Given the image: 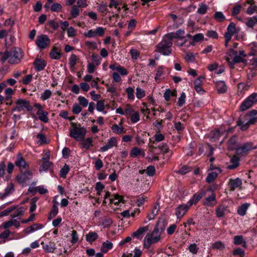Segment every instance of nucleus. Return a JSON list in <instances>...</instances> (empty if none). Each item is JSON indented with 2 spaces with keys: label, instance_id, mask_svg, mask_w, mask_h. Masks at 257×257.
Listing matches in <instances>:
<instances>
[{
  "label": "nucleus",
  "instance_id": "nucleus-16",
  "mask_svg": "<svg viewBox=\"0 0 257 257\" xmlns=\"http://www.w3.org/2000/svg\"><path fill=\"white\" fill-rule=\"evenodd\" d=\"M216 87L217 92L219 93H224L226 92L227 89V86L223 81H219L217 82L216 83Z\"/></svg>",
  "mask_w": 257,
  "mask_h": 257
},
{
  "label": "nucleus",
  "instance_id": "nucleus-39",
  "mask_svg": "<svg viewBox=\"0 0 257 257\" xmlns=\"http://www.w3.org/2000/svg\"><path fill=\"white\" fill-rule=\"evenodd\" d=\"M227 31V33L234 35L236 33L235 24L233 23H231L228 26Z\"/></svg>",
  "mask_w": 257,
  "mask_h": 257
},
{
  "label": "nucleus",
  "instance_id": "nucleus-17",
  "mask_svg": "<svg viewBox=\"0 0 257 257\" xmlns=\"http://www.w3.org/2000/svg\"><path fill=\"white\" fill-rule=\"evenodd\" d=\"M116 145V140L115 138H111L109 140L107 144L101 148L100 150L102 152H105L109 149L112 148L113 146H115Z\"/></svg>",
  "mask_w": 257,
  "mask_h": 257
},
{
  "label": "nucleus",
  "instance_id": "nucleus-25",
  "mask_svg": "<svg viewBox=\"0 0 257 257\" xmlns=\"http://www.w3.org/2000/svg\"><path fill=\"white\" fill-rule=\"evenodd\" d=\"M37 114L39 115V118L41 121L44 122H47L48 121V117H47L48 112L43 111L41 109H39L37 112Z\"/></svg>",
  "mask_w": 257,
  "mask_h": 257
},
{
  "label": "nucleus",
  "instance_id": "nucleus-40",
  "mask_svg": "<svg viewBox=\"0 0 257 257\" xmlns=\"http://www.w3.org/2000/svg\"><path fill=\"white\" fill-rule=\"evenodd\" d=\"M234 255H238L239 257H243L244 256V251L240 248H237L232 251Z\"/></svg>",
  "mask_w": 257,
  "mask_h": 257
},
{
  "label": "nucleus",
  "instance_id": "nucleus-45",
  "mask_svg": "<svg viewBox=\"0 0 257 257\" xmlns=\"http://www.w3.org/2000/svg\"><path fill=\"white\" fill-rule=\"evenodd\" d=\"M62 6L58 3H54L51 7V10L53 12H58L61 10Z\"/></svg>",
  "mask_w": 257,
  "mask_h": 257
},
{
  "label": "nucleus",
  "instance_id": "nucleus-14",
  "mask_svg": "<svg viewBox=\"0 0 257 257\" xmlns=\"http://www.w3.org/2000/svg\"><path fill=\"white\" fill-rule=\"evenodd\" d=\"M229 184L230 185V190L233 191L235 188L241 187L242 181L241 179L237 178L235 179H230Z\"/></svg>",
  "mask_w": 257,
  "mask_h": 257
},
{
  "label": "nucleus",
  "instance_id": "nucleus-44",
  "mask_svg": "<svg viewBox=\"0 0 257 257\" xmlns=\"http://www.w3.org/2000/svg\"><path fill=\"white\" fill-rule=\"evenodd\" d=\"M131 119L132 122L135 123L138 121L140 119L139 113L138 112L134 111L131 115Z\"/></svg>",
  "mask_w": 257,
  "mask_h": 257
},
{
  "label": "nucleus",
  "instance_id": "nucleus-5",
  "mask_svg": "<svg viewBox=\"0 0 257 257\" xmlns=\"http://www.w3.org/2000/svg\"><path fill=\"white\" fill-rule=\"evenodd\" d=\"M17 106L14 108L12 110H17L20 111L25 110V109L28 111H32L33 107L30 105L29 101L26 99H19L16 102Z\"/></svg>",
  "mask_w": 257,
  "mask_h": 257
},
{
  "label": "nucleus",
  "instance_id": "nucleus-58",
  "mask_svg": "<svg viewBox=\"0 0 257 257\" xmlns=\"http://www.w3.org/2000/svg\"><path fill=\"white\" fill-rule=\"evenodd\" d=\"M215 200V195L214 193H212L211 195L205 198L204 204L208 205L210 202L214 201Z\"/></svg>",
  "mask_w": 257,
  "mask_h": 257
},
{
  "label": "nucleus",
  "instance_id": "nucleus-12",
  "mask_svg": "<svg viewBox=\"0 0 257 257\" xmlns=\"http://www.w3.org/2000/svg\"><path fill=\"white\" fill-rule=\"evenodd\" d=\"M256 122V118L253 117L250 118L246 123L243 124L242 121L241 119H239L237 121V124L238 126H240V128L242 131L246 130L250 124H252L255 123Z\"/></svg>",
  "mask_w": 257,
  "mask_h": 257
},
{
  "label": "nucleus",
  "instance_id": "nucleus-59",
  "mask_svg": "<svg viewBox=\"0 0 257 257\" xmlns=\"http://www.w3.org/2000/svg\"><path fill=\"white\" fill-rule=\"evenodd\" d=\"M16 206H13L10 208L6 209L2 212V214L0 215V216L7 215L9 213L12 212L13 210L16 209Z\"/></svg>",
  "mask_w": 257,
  "mask_h": 257
},
{
  "label": "nucleus",
  "instance_id": "nucleus-20",
  "mask_svg": "<svg viewBox=\"0 0 257 257\" xmlns=\"http://www.w3.org/2000/svg\"><path fill=\"white\" fill-rule=\"evenodd\" d=\"M41 244L43 245L44 249L47 252H53L56 248L55 244L54 242H50L48 244H44V242H42Z\"/></svg>",
  "mask_w": 257,
  "mask_h": 257
},
{
  "label": "nucleus",
  "instance_id": "nucleus-46",
  "mask_svg": "<svg viewBox=\"0 0 257 257\" xmlns=\"http://www.w3.org/2000/svg\"><path fill=\"white\" fill-rule=\"evenodd\" d=\"M241 9V6L240 5H235L232 9V15L233 16L237 15L240 13Z\"/></svg>",
  "mask_w": 257,
  "mask_h": 257
},
{
  "label": "nucleus",
  "instance_id": "nucleus-7",
  "mask_svg": "<svg viewBox=\"0 0 257 257\" xmlns=\"http://www.w3.org/2000/svg\"><path fill=\"white\" fill-rule=\"evenodd\" d=\"M255 148L256 147H253L252 143L248 142L244 144L241 147L237 148L235 152L238 155H245L249 151Z\"/></svg>",
  "mask_w": 257,
  "mask_h": 257
},
{
  "label": "nucleus",
  "instance_id": "nucleus-48",
  "mask_svg": "<svg viewBox=\"0 0 257 257\" xmlns=\"http://www.w3.org/2000/svg\"><path fill=\"white\" fill-rule=\"evenodd\" d=\"M225 208L224 207L220 206L216 210V215L218 217L223 216Z\"/></svg>",
  "mask_w": 257,
  "mask_h": 257
},
{
  "label": "nucleus",
  "instance_id": "nucleus-18",
  "mask_svg": "<svg viewBox=\"0 0 257 257\" xmlns=\"http://www.w3.org/2000/svg\"><path fill=\"white\" fill-rule=\"evenodd\" d=\"M50 56L52 59H59L61 56L60 50L57 47H54L52 49Z\"/></svg>",
  "mask_w": 257,
  "mask_h": 257
},
{
  "label": "nucleus",
  "instance_id": "nucleus-24",
  "mask_svg": "<svg viewBox=\"0 0 257 257\" xmlns=\"http://www.w3.org/2000/svg\"><path fill=\"white\" fill-rule=\"evenodd\" d=\"M204 79V77H199L194 81L195 89L197 92H199L201 91H203V88L201 85L202 84V81Z\"/></svg>",
  "mask_w": 257,
  "mask_h": 257
},
{
  "label": "nucleus",
  "instance_id": "nucleus-41",
  "mask_svg": "<svg viewBox=\"0 0 257 257\" xmlns=\"http://www.w3.org/2000/svg\"><path fill=\"white\" fill-rule=\"evenodd\" d=\"M38 197H34L31 200V206L30 208V212H33L34 211V210L36 209V202L38 201Z\"/></svg>",
  "mask_w": 257,
  "mask_h": 257
},
{
  "label": "nucleus",
  "instance_id": "nucleus-27",
  "mask_svg": "<svg viewBox=\"0 0 257 257\" xmlns=\"http://www.w3.org/2000/svg\"><path fill=\"white\" fill-rule=\"evenodd\" d=\"M43 225L41 224H34L31 226H30L28 227H27L24 231L26 233H29L31 232H33L35 230H36L39 228H41L42 227Z\"/></svg>",
  "mask_w": 257,
  "mask_h": 257
},
{
  "label": "nucleus",
  "instance_id": "nucleus-53",
  "mask_svg": "<svg viewBox=\"0 0 257 257\" xmlns=\"http://www.w3.org/2000/svg\"><path fill=\"white\" fill-rule=\"evenodd\" d=\"M78 100L80 104L84 107L87 106L88 104V100L84 97L79 96L78 98Z\"/></svg>",
  "mask_w": 257,
  "mask_h": 257
},
{
  "label": "nucleus",
  "instance_id": "nucleus-38",
  "mask_svg": "<svg viewBox=\"0 0 257 257\" xmlns=\"http://www.w3.org/2000/svg\"><path fill=\"white\" fill-rule=\"evenodd\" d=\"M214 18L219 22H222L225 20V17L223 14L219 12H217L215 13Z\"/></svg>",
  "mask_w": 257,
  "mask_h": 257
},
{
  "label": "nucleus",
  "instance_id": "nucleus-42",
  "mask_svg": "<svg viewBox=\"0 0 257 257\" xmlns=\"http://www.w3.org/2000/svg\"><path fill=\"white\" fill-rule=\"evenodd\" d=\"M155 168L154 166H149L146 170V172L149 176H153L155 174Z\"/></svg>",
  "mask_w": 257,
  "mask_h": 257
},
{
  "label": "nucleus",
  "instance_id": "nucleus-10",
  "mask_svg": "<svg viewBox=\"0 0 257 257\" xmlns=\"http://www.w3.org/2000/svg\"><path fill=\"white\" fill-rule=\"evenodd\" d=\"M43 162L40 168V172L47 170L52 165V163L49 161V155L46 154L45 156L42 158Z\"/></svg>",
  "mask_w": 257,
  "mask_h": 257
},
{
  "label": "nucleus",
  "instance_id": "nucleus-11",
  "mask_svg": "<svg viewBox=\"0 0 257 257\" xmlns=\"http://www.w3.org/2000/svg\"><path fill=\"white\" fill-rule=\"evenodd\" d=\"M226 60L227 61V62L228 63V65L231 68H234V63H238L240 62H242L243 63H246V60L243 59L240 56H239L238 54L235 55L232 61H231L230 58L228 57H227L226 58Z\"/></svg>",
  "mask_w": 257,
  "mask_h": 257
},
{
  "label": "nucleus",
  "instance_id": "nucleus-61",
  "mask_svg": "<svg viewBox=\"0 0 257 257\" xmlns=\"http://www.w3.org/2000/svg\"><path fill=\"white\" fill-rule=\"evenodd\" d=\"M185 31L183 30H179L175 33V38L182 39L184 38Z\"/></svg>",
  "mask_w": 257,
  "mask_h": 257
},
{
  "label": "nucleus",
  "instance_id": "nucleus-1",
  "mask_svg": "<svg viewBox=\"0 0 257 257\" xmlns=\"http://www.w3.org/2000/svg\"><path fill=\"white\" fill-rule=\"evenodd\" d=\"M23 53L21 49L17 48H14L11 51H6L1 58V61L4 63L9 59V63L11 64L19 63L23 58Z\"/></svg>",
  "mask_w": 257,
  "mask_h": 257
},
{
  "label": "nucleus",
  "instance_id": "nucleus-35",
  "mask_svg": "<svg viewBox=\"0 0 257 257\" xmlns=\"http://www.w3.org/2000/svg\"><path fill=\"white\" fill-rule=\"evenodd\" d=\"M69 171V166L65 164L63 167L60 170V176L63 178H65L66 177L67 174L68 173Z\"/></svg>",
  "mask_w": 257,
  "mask_h": 257
},
{
  "label": "nucleus",
  "instance_id": "nucleus-54",
  "mask_svg": "<svg viewBox=\"0 0 257 257\" xmlns=\"http://www.w3.org/2000/svg\"><path fill=\"white\" fill-rule=\"evenodd\" d=\"M136 96L138 98L141 99L145 96V92L144 90L138 87L136 89Z\"/></svg>",
  "mask_w": 257,
  "mask_h": 257
},
{
  "label": "nucleus",
  "instance_id": "nucleus-19",
  "mask_svg": "<svg viewBox=\"0 0 257 257\" xmlns=\"http://www.w3.org/2000/svg\"><path fill=\"white\" fill-rule=\"evenodd\" d=\"M234 243L235 245H241L244 248L247 247L246 241L242 235H236L234 237Z\"/></svg>",
  "mask_w": 257,
  "mask_h": 257
},
{
  "label": "nucleus",
  "instance_id": "nucleus-60",
  "mask_svg": "<svg viewBox=\"0 0 257 257\" xmlns=\"http://www.w3.org/2000/svg\"><path fill=\"white\" fill-rule=\"evenodd\" d=\"M82 110L81 107L77 103H75L72 108V111L74 114H78Z\"/></svg>",
  "mask_w": 257,
  "mask_h": 257
},
{
  "label": "nucleus",
  "instance_id": "nucleus-51",
  "mask_svg": "<svg viewBox=\"0 0 257 257\" xmlns=\"http://www.w3.org/2000/svg\"><path fill=\"white\" fill-rule=\"evenodd\" d=\"M186 95L184 92H182L180 97L178 99V105L179 106H182L185 102Z\"/></svg>",
  "mask_w": 257,
  "mask_h": 257
},
{
  "label": "nucleus",
  "instance_id": "nucleus-22",
  "mask_svg": "<svg viewBox=\"0 0 257 257\" xmlns=\"http://www.w3.org/2000/svg\"><path fill=\"white\" fill-rule=\"evenodd\" d=\"M239 159L236 156H233L230 160L231 165H229L227 166V168L229 169H234L236 168L239 164Z\"/></svg>",
  "mask_w": 257,
  "mask_h": 257
},
{
  "label": "nucleus",
  "instance_id": "nucleus-21",
  "mask_svg": "<svg viewBox=\"0 0 257 257\" xmlns=\"http://www.w3.org/2000/svg\"><path fill=\"white\" fill-rule=\"evenodd\" d=\"M149 230V227L148 226L142 227L139 228L136 231L133 232L132 234L133 237H136L139 239H141L142 237L141 235L143 234L145 231Z\"/></svg>",
  "mask_w": 257,
  "mask_h": 257
},
{
  "label": "nucleus",
  "instance_id": "nucleus-9",
  "mask_svg": "<svg viewBox=\"0 0 257 257\" xmlns=\"http://www.w3.org/2000/svg\"><path fill=\"white\" fill-rule=\"evenodd\" d=\"M15 164L16 166L19 168L20 171H23V170L29 169V165L27 164L21 153H19L17 155V160L15 162Z\"/></svg>",
  "mask_w": 257,
  "mask_h": 257
},
{
  "label": "nucleus",
  "instance_id": "nucleus-23",
  "mask_svg": "<svg viewBox=\"0 0 257 257\" xmlns=\"http://www.w3.org/2000/svg\"><path fill=\"white\" fill-rule=\"evenodd\" d=\"M119 202L124 203L125 200L123 199V196L117 194L114 195V198H111L110 199V203H114V204L117 205L118 204Z\"/></svg>",
  "mask_w": 257,
  "mask_h": 257
},
{
  "label": "nucleus",
  "instance_id": "nucleus-32",
  "mask_svg": "<svg viewBox=\"0 0 257 257\" xmlns=\"http://www.w3.org/2000/svg\"><path fill=\"white\" fill-rule=\"evenodd\" d=\"M57 202L55 201L53 206V208L50 212L49 219H51L52 218L54 217L58 212V208L57 206Z\"/></svg>",
  "mask_w": 257,
  "mask_h": 257
},
{
  "label": "nucleus",
  "instance_id": "nucleus-62",
  "mask_svg": "<svg viewBox=\"0 0 257 257\" xmlns=\"http://www.w3.org/2000/svg\"><path fill=\"white\" fill-rule=\"evenodd\" d=\"M246 13L249 15H251L254 13H257V6H250L248 8L246 11Z\"/></svg>",
  "mask_w": 257,
  "mask_h": 257
},
{
  "label": "nucleus",
  "instance_id": "nucleus-52",
  "mask_svg": "<svg viewBox=\"0 0 257 257\" xmlns=\"http://www.w3.org/2000/svg\"><path fill=\"white\" fill-rule=\"evenodd\" d=\"M24 213V210H23L22 207L19 208L16 212L11 215L12 218H15L20 216L23 215Z\"/></svg>",
  "mask_w": 257,
  "mask_h": 257
},
{
  "label": "nucleus",
  "instance_id": "nucleus-29",
  "mask_svg": "<svg viewBox=\"0 0 257 257\" xmlns=\"http://www.w3.org/2000/svg\"><path fill=\"white\" fill-rule=\"evenodd\" d=\"M237 142V138L235 136L231 137L228 141V150H236V143Z\"/></svg>",
  "mask_w": 257,
  "mask_h": 257
},
{
  "label": "nucleus",
  "instance_id": "nucleus-8",
  "mask_svg": "<svg viewBox=\"0 0 257 257\" xmlns=\"http://www.w3.org/2000/svg\"><path fill=\"white\" fill-rule=\"evenodd\" d=\"M36 43L39 48L44 49L50 44V39L47 35H41L37 37Z\"/></svg>",
  "mask_w": 257,
  "mask_h": 257
},
{
  "label": "nucleus",
  "instance_id": "nucleus-37",
  "mask_svg": "<svg viewBox=\"0 0 257 257\" xmlns=\"http://www.w3.org/2000/svg\"><path fill=\"white\" fill-rule=\"evenodd\" d=\"M217 176V173L213 172H211L208 174V176L206 178V182L209 183L212 182L215 179Z\"/></svg>",
  "mask_w": 257,
  "mask_h": 257
},
{
  "label": "nucleus",
  "instance_id": "nucleus-26",
  "mask_svg": "<svg viewBox=\"0 0 257 257\" xmlns=\"http://www.w3.org/2000/svg\"><path fill=\"white\" fill-rule=\"evenodd\" d=\"M252 105V104L247 97V98L245 99L243 101V102L241 103V105L240 106L239 109L240 111H243L249 108Z\"/></svg>",
  "mask_w": 257,
  "mask_h": 257
},
{
  "label": "nucleus",
  "instance_id": "nucleus-63",
  "mask_svg": "<svg viewBox=\"0 0 257 257\" xmlns=\"http://www.w3.org/2000/svg\"><path fill=\"white\" fill-rule=\"evenodd\" d=\"M130 53L131 54L132 58L134 59H137L140 55V52L136 49H131Z\"/></svg>",
  "mask_w": 257,
  "mask_h": 257
},
{
  "label": "nucleus",
  "instance_id": "nucleus-57",
  "mask_svg": "<svg viewBox=\"0 0 257 257\" xmlns=\"http://www.w3.org/2000/svg\"><path fill=\"white\" fill-rule=\"evenodd\" d=\"M252 105L257 102V93H253L247 97Z\"/></svg>",
  "mask_w": 257,
  "mask_h": 257
},
{
  "label": "nucleus",
  "instance_id": "nucleus-64",
  "mask_svg": "<svg viewBox=\"0 0 257 257\" xmlns=\"http://www.w3.org/2000/svg\"><path fill=\"white\" fill-rule=\"evenodd\" d=\"M189 250L193 254H196L198 251V248L197 247L196 244L193 243L190 245L189 246Z\"/></svg>",
  "mask_w": 257,
  "mask_h": 257
},
{
  "label": "nucleus",
  "instance_id": "nucleus-34",
  "mask_svg": "<svg viewBox=\"0 0 257 257\" xmlns=\"http://www.w3.org/2000/svg\"><path fill=\"white\" fill-rule=\"evenodd\" d=\"M111 129L113 133L116 134H120L124 133L123 128L122 127H119V126L116 124L112 126Z\"/></svg>",
  "mask_w": 257,
  "mask_h": 257
},
{
  "label": "nucleus",
  "instance_id": "nucleus-15",
  "mask_svg": "<svg viewBox=\"0 0 257 257\" xmlns=\"http://www.w3.org/2000/svg\"><path fill=\"white\" fill-rule=\"evenodd\" d=\"M33 64L37 71H41L43 70L46 66V63L44 60L43 59H39L38 58H37L35 59Z\"/></svg>",
  "mask_w": 257,
  "mask_h": 257
},
{
  "label": "nucleus",
  "instance_id": "nucleus-55",
  "mask_svg": "<svg viewBox=\"0 0 257 257\" xmlns=\"http://www.w3.org/2000/svg\"><path fill=\"white\" fill-rule=\"evenodd\" d=\"M77 60V57L74 54H72L69 60V64L71 67H73L76 64V61Z\"/></svg>",
  "mask_w": 257,
  "mask_h": 257
},
{
  "label": "nucleus",
  "instance_id": "nucleus-31",
  "mask_svg": "<svg viewBox=\"0 0 257 257\" xmlns=\"http://www.w3.org/2000/svg\"><path fill=\"white\" fill-rule=\"evenodd\" d=\"M249 206V204L245 203L239 206L237 210V213L240 215H244L245 214L246 211Z\"/></svg>",
  "mask_w": 257,
  "mask_h": 257
},
{
  "label": "nucleus",
  "instance_id": "nucleus-4",
  "mask_svg": "<svg viewBox=\"0 0 257 257\" xmlns=\"http://www.w3.org/2000/svg\"><path fill=\"white\" fill-rule=\"evenodd\" d=\"M172 42L167 41L166 39H163L157 46L156 51L163 54L164 55H168L171 53V47Z\"/></svg>",
  "mask_w": 257,
  "mask_h": 257
},
{
  "label": "nucleus",
  "instance_id": "nucleus-3",
  "mask_svg": "<svg viewBox=\"0 0 257 257\" xmlns=\"http://www.w3.org/2000/svg\"><path fill=\"white\" fill-rule=\"evenodd\" d=\"M73 129L70 130V136L77 141H82L85 136L86 130L84 127H78L75 123L71 122Z\"/></svg>",
  "mask_w": 257,
  "mask_h": 257
},
{
  "label": "nucleus",
  "instance_id": "nucleus-36",
  "mask_svg": "<svg viewBox=\"0 0 257 257\" xmlns=\"http://www.w3.org/2000/svg\"><path fill=\"white\" fill-rule=\"evenodd\" d=\"M79 9L77 6H73L71 11V15L72 18H76L79 15Z\"/></svg>",
  "mask_w": 257,
  "mask_h": 257
},
{
  "label": "nucleus",
  "instance_id": "nucleus-28",
  "mask_svg": "<svg viewBox=\"0 0 257 257\" xmlns=\"http://www.w3.org/2000/svg\"><path fill=\"white\" fill-rule=\"evenodd\" d=\"M98 238L97 234L95 232H90L86 235V240L90 243L94 241Z\"/></svg>",
  "mask_w": 257,
  "mask_h": 257
},
{
  "label": "nucleus",
  "instance_id": "nucleus-30",
  "mask_svg": "<svg viewBox=\"0 0 257 257\" xmlns=\"http://www.w3.org/2000/svg\"><path fill=\"white\" fill-rule=\"evenodd\" d=\"M112 247V243L108 241L104 242L101 247V251L102 252H106L108 249Z\"/></svg>",
  "mask_w": 257,
  "mask_h": 257
},
{
  "label": "nucleus",
  "instance_id": "nucleus-49",
  "mask_svg": "<svg viewBox=\"0 0 257 257\" xmlns=\"http://www.w3.org/2000/svg\"><path fill=\"white\" fill-rule=\"evenodd\" d=\"M207 9L208 7L206 5L201 4L197 10V12L199 14H204L206 12Z\"/></svg>",
  "mask_w": 257,
  "mask_h": 257
},
{
  "label": "nucleus",
  "instance_id": "nucleus-43",
  "mask_svg": "<svg viewBox=\"0 0 257 257\" xmlns=\"http://www.w3.org/2000/svg\"><path fill=\"white\" fill-rule=\"evenodd\" d=\"M92 140L91 138H88L87 139L83 141L82 143V147L86 149H88L90 146L92 145Z\"/></svg>",
  "mask_w": 257,
  "mask_h": 257
},
{
  "label": "nucleus",
  "instance_id": "nucleus-6",
  "mask_svg": "<svg viewBox=\"0 0 257 257\" xmlns=\"http://www.w3.org/2000/svg\"><path fill=\"white\" fill-rule=\"evenodd\" d=\"M32 178V173L29 170L21 171V173L17 175V180L21 184H24Z\"/></svg>",
  "mask_w": 257,
  "mask_h": 257
},
{
  "label": "nucleus",
  "instance_id": "nucleus-47",
  "mask_svg": "<svg viewBox=\"0 0 257 257\" xmlns=\"http://www.w3.org/2000/svg\"><path fill=\"white\" fill-rule=\"evenodd\" d=\"M212 248L223 250L224 248V244L221 241H217L212 244Z\"/></svg>",
  "mask_w": 257,
  "mask_h": 257
},
{
  "label": "nucleus",
  "instance_id": "nucleus-2",
  "mask_svg": "<svg viewBox=\"0 0 257 257\" xmlns=\"http://www.w3.org/2000/svg\"><path fill=\"white\" fill-rule=\"evenodd\" d=\"M159 222H158L155 229L151 233H148L146 235L144 242V247L149 248L150 245L156 243L160 239V232L158 228Z\"/></svg>",
  "mask_w": 257,
  "mask_h": 257
},
{
  "label": "nucleus",
  "instance_id": "nucleus-50",
  "mask_svg": "<svg viewBox=\"0 0 257 257\" xmlns=\"http://www.w3.org/2000/svg\"><path fill=\"white\" fill-rule=\"evenodd\" d=\"M14 190V186L13 184H10L5 190V193L4 194V197H5L10 194V193H11L12 191H13Z\"/></svg>",
  "mask_w": 257,
  "mask_h": 257
},
{
  "label": "nucleus",
  "instance_id": "nucleus-56",
  "mask_svg": "<svg viewBox=\"0 0 257 257\" xmlns=\"http://www.w3.org/2000/svg\"><path fill=\"white\" fill-rule=\"evenodd\" d=\"M104 100H101L97 102L96 104V109L98 111H101L104 109Z\"/></svg>",
  "mask_w": 257,
  "mask_h": 257
},
{
  "label": "nucleus",
  "instance_id": "nucleus-13",
  "mask_svg": "<svg viewBox=\"0 0 257 257\" xmlns=\"http://www.w3.org/2000/svg\"><path fill=\"white\" fill-rule=\"evenodd\" d=\"M189 206L187 205H180L176 210V215L178 218L182 217L188 211Z\"/></svg>",
  "mask_w": 257,
  "mask_h": 257
},
{
  "label": "nucleus",
  "instance_id": "nucleus-33",
  "mask_svg": "<svg viewBox=\"0 0 257 257\" xmlns=\"http://www.w3.org/2000/svg\"><path fill=\"white\" fill-rule=\"evenodd\" d=\"M140 154H142L143 156H144L145 152L138 148H133L131 153V156H137Z\"/></svg>",
  "mask_w": 257,
  "mask_h": 257
}]
</instances>
